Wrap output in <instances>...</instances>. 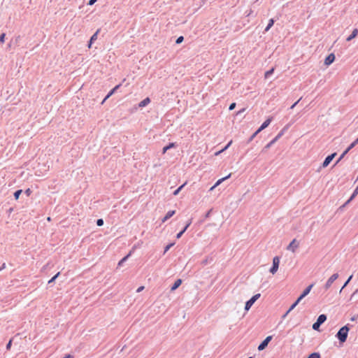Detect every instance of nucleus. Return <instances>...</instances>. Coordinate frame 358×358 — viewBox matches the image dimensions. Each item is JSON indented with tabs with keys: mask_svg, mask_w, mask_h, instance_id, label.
I'll return each mask as SVG.
<instances>
[{
	"mask_svg": "<svg viewBox=\"0 0 358 358\" xmlns=\"http://www.w3.org/2000/svg\"><path fill=\"white\" fill-rule=\"evenodd\" d=\"M308 358H320V355L319 353L313 352L310 354Z\"/></svg>",
	"mask_w": 358,
	"mask_h": 358,
	"instance_id": "26",
	"label": "nucleus"
},
{
	"mask_svg": "<svg viewBox=\"0 0 358 358\" xmlns=\"http://www.w3.org/2000/svg\"><path fill=\"white\" fill-rule=\"evenodd\" d=\"M259 132H257V130L255 132V134H253V135L251 136L250 138V141H252L257 134H259Z\"/></svg>",
	"mask_w": 358,
	"mask_h": 358,
	"instance_id": "43",
	"label": "nucleus"
},
{
	"mask_svg": "<svg viewBox=\"0 0 358 358\" xmlns=\"http://www.w3.org/2000/svg\"><path fill=\"white\" fill-rule=\"evenodd\" d=\"M92 42H90V43H89V45H88V48H91V46H92Z\"/></svg>",
	"mask_w": 358,
	"mask_h": 358,
	"instance_id": "48",
	"label": "nucleus"
},
{
	"mask_svg": "<svg viewBox=\"0 0 358 358\" xmlns=\"http://www.w3.org/2000/svg\"><path fill=\"white\" fill-rule=\"evenodd\" d=\"M281 136V134H279L273 141H271V143H274Z\"/></svg>",
	"mask_w": 358,
	"mask_h": 358,
	"instance_id": "39",
	"label": "nucleus"
},
{
	"mask_svg": "<svg viewBox=\"0 0 358 358\" xmlns=\"http://www.w3.org/2000/svg\"><path fill=\"white\" fill-rule=\"evenodd\" d=\"M63 358H73V357H72L71 355H66V356H65L64 357H63Z\"/></svg>",
	"mask_w": 358,
	"mask_h": 358,
	"instance_id": "46",
	"label": "nucleus"
},
{
	"mask_svg": "<svg viewBox=\"0 0 358 358\" xmlns=\"http://www.w3.org/2000/svg\"><path fill=\"white\" fill-rule=\"evenodd\" d=\"M260 297V294H255L250 300H248L245 303V310H248L251 306L253 305V303Z\"/></svg>",
	"mask_w": 358,
	"mask_h": 358,
	"instance_id": "3",
	"label": "nucleus"
},
{
	"mask_svg": "<svg viewBox=\"0 0 358 358\" xmlns=\"http://www.w3.org/2000/svg\"><path fill=\"white\" fill-rule=\"evenodd\" d=\"M5 268V264H3V266H1V268H0V271H1V269L4 268Z\"/></svg>",
	"mask_w": 358,
	"mask_h": 358,
	"instance_id": "49",
	"label": "nucleus"
},
{
	"mask_svg": "<svg viewBox=\"0 0 358 358\" xmlns=\"http://www.w3.org/2000/svg\"><path fill=\"white\" fill-rule=\"evenodd\" d=\"M220 153H222V151H221V150H220V151H218V152H215V155L216 156H217V155H219Z\"/></svg>",
	"mask_w": 358,
	"mask_h": 358,
	"instance_id": "47",
	"label": "nucleus"
},
{
	"mask_svg": "<svg viewBox=\"0 0 358 358\" xmlns=\"http://www.w3.org/2000/svg\"><path fill=\"white\" fill-rule=\"evenodd\" d=\"M272 143L271 142L266 145V148H269Z\"/></svg>",
	"mask_w": 358,
	"mask_h": 358,
	"instance_id": "50",
	"label": "nucleus"
},
{
	"mask_svg": "<svg viewBox=\"0 0 358 358\" xmlns=\"http://www.w3.org/2000/svg\"><path fill=\"white\" fill-rule=\"evenodd\" d=\"M187 184V182H185L183 185L180 186L177 189H176L173 192V195L176 196L178 194V193L181 191V189L184 187V186Z\"/></svg>",
	"mask_w": 358,
	"mask_h": 358,
	"instance_id": "23",
	"label": "nucleus"
},
{
	"mask_svg": "<svg viewBox=\"0 0 358 358\" xmlns=\"http://www.w3.org/2000/svg\"><path fill=\"white\" fill-rule=\"evenodd\" d=\"M176 213V210H169L166 215L162 218V222L164 223L171 218Z\"/></svg>",
	"mask_w": 358,
	"mask_h": 358,
	"instance_id": "12",
	"label": "nucleus"
},
{
	"mask_svg": "<svg viewBox=\"0 0 358 358\" xmlns=\"http://www.w3.org/2000/svg\"><path fill=\"white\" fill-rule=\"evenodd\" d=\"M25 194L29 196L31 194V191L30 189H27L25 190Z\"/></svg>",
	"mask_w": 358,
	"mask_h": 358,
	"instance_id": "41",
	"label": "nucleus"
},
{
	"mask_svg": "<svg viewBox=\"0 0 358 358\" xmlns=\"http://www.w3.org/2000/svg\"><path fill=\"white\" fill-rule=\"evenodd\" d=\"M248 358H252V357H248Z\"/></svg>",
	"mask_w": 358,
	"mask_h": 358,
	"instance_id": "53",
	"label": "nucleus"
},
{
	"mask_svg": "<svg viewBox=\"0 0 358 358\" xmlns=\"http://www.w3.org/2000/svg\"><path fill=\"white\" fill-rule=\"evenodd\" d=\"M299 247V243L296 241V239H293L292 241L289 243V245L287 246V250H291L292 252H295L296 250Z\"/></svg>",
	"mask_w": 358,
	"mask_h": 358,
	"instance_id": "6",
	"label": "nucleus"
},
{
	"mask_svg": "<svg viewBox=\"0 0 358 358\" xmlns=\"http://www.w3.org/2000/svg\"><path fill=\"white\" fill-rule=\"evenodd\" d=\"M5 36H6V34L3 33V34H1V36H0V42L1 43H4V41H5Z\"/></svg>",
	"mask_w": 358,
	"mask_h": 358,
	"instance_id": "32",
	"label": "nucleus"
},
{
	"mask_svg": "<svg viewBox=\"0 0 358 358\" xmlns=\"http://www.w3.org/2000/svg\"><path fill=\"white\" fill-rule=\"evenodd\" d=\"M48 221H50V217H48V219H47Z\"/></svg>",
	"mask_w": 358,
	"mask_h": 358,
	"instance_id": "52",
	"label": "nucleus"
},
{
	"mask_svg": "<svg viewBox=\"0 0 358 358\" xmlns=\"http://www.w3.org/2000/svg\"><path fill=\"white\" fill-rule=\"evenodd\" d=\"M12 341L10 340L8 343L6 345V349L10 350L11 347Z\"/></svg>",
	"mask_w": 358,
	"mask_h": 358,
	"instance_id": "40",
	"label": "nucleus"
},
{
	"mask_svg": "<svg viewBox=\"0 0 358 358\" xmlns=\"http://www.w3.org/2000/svg\"><path fill=\"white\" fill-rule=\"evenodd\" d=\"M288 314L287 313L283 315V317H285Z\"/></svg>",
	"mask_w": 358,
	"mask_h": 358,
	"instance_id": "51",
	"label": "nucleus"
},
{
	"mask_svg": "<svg viewBox=\"0 0 358 358\" xmlns=\"http://www.w3.org/2000/svg\"><path fill=\"white\" fill-rule=\"evenodd\" d=\"M352 278V275H350V276L349 277V278L348 279V280H347V281H345V284L343 285V287L341 288V291H340V292H341V291H342V289H343L345 286H347V285H348V284L349 283V282L351 280Z\"/></svg>",
	"mask_w": 358,
	"mask_h": 358,
	"instance_id": "31",
	"label": "nucleus"
},
{
	"mask_svg": "<svg viewBox=\"0 0 358 358\" xmlns=\"http://www.w3.org/2000/svg\"><path fill=\"white\" fill-rule=\"evenodd\" d=\"M191 224V221H189L187 224L186 226L184 227V229L180 231V232H179L177 235H176V238H180L182 235L185 233V231L187 230V229L189 227V226Z\"/></svg>",
	"mask_w": 358,
	"mask_h": 358,
	"instance_id": "17",
	"label": "nucleus"
},
{
	"mask_svg": "<svg viewBox=\"0 0 358 358\" xmlns=\"http://www.w3.org/2000/svg\"><path fill=\"white\" fill-rule=\"evenodd\" d=\"M60 273L58 272L55 275H54L49 281H48V283H52L53 282L55 279L59 275Z\"/></svg>",
	"mask_w": 358,
	"mask_h": 358,
	"instance_id": "29",
	"label": "nucleus"
},
{
	"mask_svg": "<svg viewBox=\"0 0 358 358\" xmlns=\"http://www.w3.org/2000/svg\"><path fill=\"white\" fill-rule=\"evenodd\" d=\"M335 60V55L333 53L329 54L324 60V64L327 66L330 65Z\"/></svg>",
	"mask_w": 358,
	"mask_h": 358,
	"instance_id": "9",
	"label": "nucleus"
},
{
	"mask_svg": "<svg viewBox=\"0 0 358 358\" xmlns=\"http://www.w3.org/2000/svg\"><path fill=\"white\" fill-rule=\"evenodd\" d=\"M231 143H232V141H230L228 143V144H227L224 148H223L221 150L222 152H224V150H227V148H228L231 145Z\"/></svg>",
	"mask_w": 358,
	"mask_h": 358,
	"instance_id": "34",
	"label": "nucleus"
},
{
	"mask_svg": "<svg viewBox=\"0 0 358 358\" xmlns=\"http://www.w3.org/2000/svg\"><path fill=\"white\" fill-rule=\"evenodd\" d=\"M120 85H117L115 86L113 90H110V92L107 94V96L105 97V99L103 100L102 103L108 99L119 87Z\"/></svg>",
	"mask_w": 358,
	"mask_h": 358,
	"instance_id": "15",
	"label": "nucleus"
},
{
	"mask_svg": "<svg viewBox=\"0 0 358 358\" xmlns=\"http://www.w3.org/2000/svg\"><path fill=\"white\" fill-rule=\"evenodd\" d=\"M321 324L318 323L317 322H315L313 324V329L315 330H317Z\"/></svg>",
	"mask_w": 358,
	"mask_h": 358,
	"instance_id": "30",
	"label": "nucleus"
},
{
	"mask_svg": "<svg viewBox=\"0 0 358 358\" xmlns=\"http://www.w3.org/2000/svg\"><path fill=\"white\" fill-rule=\"evenodd\" d=\"M301 301L299 299L291 306V307L289 308V310L287 311V314H289Z\"/></svg>",
	"mask_w": 358,
	"mask_h": 358,
	"instance_id": "20",
	"label": "nucleus"
},
{
	"mask_svg": "<svg viewBox=\"0 0 358 358\" xmlns=\"http://www.w3.org/2000/svg\"><path fill=\"white\" fill-rule=\"evenodd\" d=\"M143 289H144V286H141V287H139L137 289L136 292H141V291H143Z\"/></svg>",
	"mask_w": 358,
	"mask_h": 358,
	"instance_id": "42",
	"label": "nucleus"
},
{
	"mask_svg": "<svg viewBox=\"0 0 358 358\" xmlns=\"http://www.w3.org/2000/svg\"><path fill=\"white\" fill-rule=\"evenodd\" d=\"M235 107H236V103H232L230 104L229 109L230 110H232L235 108Z\"/></svg>",
	"mask_w": 358,
	"mask_h": 358,
	"instance_id": "38",
	"label": "nucleus"
},
{
	"mask_svg": "<svg viewBox=\"0 0 358 358\" xmlns=\"http://www.w3.org/2000/svg\"><path fill=\"white\" fill-rule=\"evenodd\" d=\"M349 328L347 325L341 327L336 334V337L341 343H344L348 337Z\"/></svg>",
	"mask_w": 358,
	"mask_h": 358,
	"instance_id": "1",
	"label": "nucleus"
},
{
	"mask_svg": "<svg viewBox=\"0 0 358 358\" xmlns=\"http://www.w3.org/2000/svg\"><path fill=\"white\" fill-rule=\"evenodd\" d=\"M336 155V153H333L331 155L327 156L322 164V166L327 167L330 164V162L333 160V159L334 158Z\"/></svg>",
	"mask_w": 358,
	"mask_h": 358,
	"instance_id": "8",
	"label": "nucleus"
},
{
	"mask_svg": "<svg viewBox=\"0 0 358 358\" xmlns=\"http://www.w3.org/2000/svg\"><path fill=\"white\" fill-rule=\"evenodd\" d=\"M272 120V117H268L266 120H265L261 127L257 129V132L262 131L263 129L266 128L271 123Z\"/></svg>",
	"mask_w": 358,
	"mask_h": 358,
	"instance_id": "11",
	"label": "nucleus"
},
{
	"mask_svg": "<svg viewBox=\"0 0 358 358\" xmlns=\"http://www.w3.org/2000/svg\"><path fill=\"white\" fill-rule=\"evenodd\" d=\"M99 30H97L91 37L90 42H93L94 41L97 39V36Z\"/></svg>",
	"mask_w": 358,
	"mask_h": 358,
	"instance_id": "25",
	"label": "nucleus"
},
{
	"mask_svg": "<svg viewBox=\"0 0 358 358\" xmlns=\"http://www.w3.org/2000/svg\"><path fill=\"white\" fill-rule=\"evenodd\" d=\"M358 143V138L355 141L350 147L347 149V150L344 152V154L347 153L350 149H352L357 143Z\"/></svg>",
	"mask_w": 358,
	"mask_h": 358,
	"instance_id": "24",
	"label": "nucleus"
},
{
	"mask_svg": "<svg viewBox=\"0 0 358 358\" xmlns=\"http://www.w3.org/2000/svg\"><path fill=\"white\" fill-rule=\"evenodd\" d=\"M96 224L99 226V227H101L103 224V220L102 219H99L97 220L96 221Z\"/></svg>",
	"mask_w": 358,
	"mask_h": 358,
	"instance_id": "35",
	"label": "nucleus"
},
{
	"mask_svg": "<svg viewBox=\"0 0 358 358\" xmlns=\"http://www.w3.org/2000/svg\"><path fill=\"white\" fill-rule=\"evenodd\" d=\"M313 286L314 285L311 284L308 287H307L298 299L301 301L306 295H308L310 293Z\"/></svg>",
	"mask_w": 358,
	"mask_h": 358,
	"instance_id": "7",
	"label": "nucleus"
},
{
	"mask_svg": "<svg viewBox=\"0 0 358 358\" xmlns=\"http://www.w3.org/2000/svg\"><path fill=\"white\" fill-rule=\"evenodd\" d=\"M173 147H175V143H169L168 145L165 146V147L163 148L162 153H163V154L166 153V152L168 150H169V149H171V148H173Z\"/></svg>",
	"mask_w": 358,
	"mask_h": 358,
	"instance_id": "19",
	"label": "nucleus"
},
{
	"mask_svg": "<svg viewBox=\"0 0 358 358\" xmlns=\"http://www.w3.org/2000/svg\"><path fill=\"white\" fill-rule=\"evenodd\" d=\"M96 1V0H90L88 4L92 6L93 5L95 2Z\"/></svg>",
	"mask_w": 358,
	"mask_h": 358,
	"instance_id": "44",
	"label": "nucleus"
},
{
	"mask_svg": "<svg viewBox=\"0 0 358 358\" xmlns=\"http://www.w3.org/2000/svg\"><path fill=\"white\" fill-rule=\"evenodd\" d=\"M183 39H184L183 36H180V37H178V38H177V40H176V43H177V44H179V43H182V41H183Z\"/></svg>",
	"mask_w": 358,
	"mask_h": 358,
	"instance_id": "37",
	"label": "nucleus"
},
{
	"mask_svg": "<svg viewBox=\"0 0 358 358\" xmlns=\"http://www.w3.org/2000/svg\"><path fill=\"white\" fill-rule=\"evenodd\" d=\"M173 245H174V243H171V244L166 245L165 248V250H164V253L166 252Z\"/></svg>",
	"mask_w": 358,
	"mask_h": 358,
	"instance_id": "36",
	"label": "nucleus"
},
{
	"mask_svg": "<svg viewBox=\"0 0 358 358\" xmlns=\"http://www.w3.org/2000/svg\"><path fill=\"white\" fill-rule=\"evenodd\" d=\"M279 264H280V258L277 256L273 257V266L270 269V272L272 274H275L277 272L278 267H279Z\"/></svg>",
	"mask_w": 358,
	"mask_h": 358,
	"instance_id": "2",
	"label": "nucleus"
},
{
	"mask_svg": "<svg viewBox=\"0 0 358 358\" xmlns=\"http://www.w3.org/2000/svg\"><path fill=\"white\" fill-rule=\"evenodd\" d=\"M358 34V29H355L352 34L347 38V41H350L351 40H352L353 38H355Z\"/></svg>",
	"mask_w": 358,
	"mask_h": 358,
	"instance_id": "14",
	"label": "nucleus"
},
{
	"mask_svg": "<svg viewBox=\"0 0 358 358\" xmlns=\"http://www.w3.org/2000/svg\"><path fill=\"white\" fill-rule=\"evenodd\" d=\"M338 278V273L333 274L327 281L324 288L325 289H328L330 288L334 282Z\"/></svg>",
	"mask_w": 358,
	"mask_h": 358,
	"instance_id": "4",
	"label": "nucleus"
},
{
	"mask_svg": "<svg viewBox=\"0 0 358 358\" xmlns=\"http://www.w3.org/2000/svg\"><path fill=\"white\" fill-rule=\"evenodd\" d=\"M274 71V69L272 68L271 69H270L269 71H267L265 74H264V77L266 78H267L270 75H271Z\"/></svg>",
	"mask_w": 358,
	"mask_h": 358,
	"instance_id": "27",
	"label": "nucleus"
},
{
	"mask_svg": "<svg viewBox=\"0 0 358 358\" xmlns=\"http://www.w3.org/2000/svg\"><path fill=\"white\" fill-rule=\"evenodd\" d=\"M327 320V316L325 315H320L317 320V322L318 323H320V324H322L323 322H325V320Z\"/></svg>",
	"mask_w": 358,
	"mask_h": 358,
	"instance_id": "18",
	"label": "nucleus"
},
{
	"mask_svg": "<svg viewBox=\"0 0 358 358\" xmlns=\"http://www.w3.org/2000/svg\"><path fill=\"white\" fill-rule=\"evenodd\" d=\"M273 24H274V20L273 19H271L268 22L267 27L265 29V31H268L271 28V27L273 25Z\"/></svg>",
	"mask_w": 358,
	"mask_h": 358,
	"instance_id": "22",
	"label": "nucleus"
},
{
	"mask_svg": "<svg viewBox=\"0 0 358 358\" xmlns=\"http://www.w3.org/2000/svg\"><path fill=\"white\" fill-rule=\"evenodd\" d=\"M150 103V99L149 97L145 98L138 103L139 108H143Z\"/></svg>",
	"mask_w": 358,
	"mask_h": 358,
	"instance_id": "13",
	"label": "nucleus"
},
{
	"mask_svg": "<svg viewBox=\"0 0 358 358\" xmlns=\"http://www.w3.org/2000/svg\"><path fill=\"white\" fill-rule=\"evenodd\" d=\"M299 101H300V99H299V100H298L296 102H295V103H294L291 106V109L294 108L295 107V106L299 103Z\"/></svg>",
	"mask_w": 358,
	"mask_h": 358,
	"instance_id": "45",
	"label": "nucleus"
},
{
	"mask_svg": "<svg viewBox=\"0 0 358 358\" xmlns=\"http://www.w3.org/2000/svg\"><path fill=\"white\" fill-rule=\"evenodd\" d=\"M22 192V189H19L14 193V197L16 200L19 199V196L21 194Z\"/></svg>",
	"mask_w": 358,
	"mask_h": 358,
	"instance_id": "28",
	"label": "nucleus"
},
{
	"mask_svg": "<svg viewBox=\"0 0 358 358\" xmlns=\"http://www.w3.org/2000/svg\"><path fill=\"white\" fill-rule=\"evenodd\" d=\"M231 173H229L228 176H227L226 177H224V178H222L220 179H219L216 182L215 184L211 187L210 188V191H213L217 186L220 185L223 181H224L225 180L228 179L229 178H230L231 176Z\"/></svg>",
	"mask_w": 358,
	"mask_h": 358,
	"instance_id": "10",
	"label": "nucleus"
},
{
	"mask_svg": "<svg viewBox=\"0 0 358 358\" xmlns=\"http://www.w3.org/2000/svg\"><path fill=\"white\" fill-rule=\"evenodd\" d=\"M272 339V336H267L261 343L260 345L258 346V350H263L264 349L266 348V347L268 345V343L271 341Z\"/></svg>",
	"mask_w": 358,
	"mask_h": 358,
	"instance_id": "5",
	"label": "nucleus"
},
{
	"mask_svg": "<svg viewBox=\"0 0 358 358\" xmlns=\"http://www.w3.org/2000/svg\"><path fill=\"white\" fill-rule=\"evenodd\" d=\"M231 143H232V141H230L228 143V144H227L224 148H223L221 150L222 152H224V150H227V148H228L231 145Z\"/></svg>",
	"mask_w": 358,
	"mask_h": 358,
	"instance_id": "33",
	"label": "nucleus"
},
{
	"mask_svg": "<svg viewBox=\"0 0 358 358\" xmlns=\"http://www.w3.org/2000/svg\"><path fill=\"white\" fill-rule=\"evenodd\" d=\"M132 251H133V250L130 251V252H129V253L127 256H125L124 258H122V259L119 262V263H118V265H119V266L122 265V263H124V262L128 259V257H129V256H131V253H132Z\"/></svg>",
	"mask_w": 358,
	"mask_h": 358,
	"instance_id": "21",
	"label": "nucleus"
},
{
	"mask_svg": "<svg viewBox=\"0 0 358 358\" xmlns=\"http://www.w3.org/2000/svg\"><path fill=\"white\" fill-rule=\"evenodd\" d=\"M182 284V280L181 279H178L175 282L174 284L173 285V286L171 287V291H174L176 290L178 287H179V286Z\"/></svg>",
	"mask_w": 358,
	"mask_h": 358,
	"instance_id": "16",
	"label": "nucleus"
}]
</instances>
